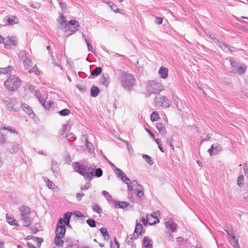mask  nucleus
<instances>
[{
    "instance_id": "nucleus-53",
    "label": "nucleus",
    "mask_w": 248,
    "mask_h": 248,
    "mask_svg": "<svg viewBox=\"0 0 248 248\" xmlns=\"http://www.w3.org/2000/svg\"><path fill=\"white\" fill-rule=\"evenodd\" d=\"M12 68V67L8 66L5 68H0V72L2 74H6L11 71V69Z\"/></svg>"
},
{
    "instance_id": "nucleus-25",
    "label": "nucleus",
    "mask_w": 248,
    "mask_h": 248,
    "mask_svg": "<svg viewBox=\"0 0 248 248\" xmlns=\"http://www.w3.org/2000/svg\"><path fill=\"white\" fill-rule=\"evenodd\" d=\"M22 108L29 115H32V117L35 116V113H33L31 107L29 105L24 104L22 105Z\"/></svg>"
},
{
    "instance_id": "nucleus-26",
    "label": "nucleus",
    "mask_w": 248,
    "mask_h": 248,
    "mask_svg": "<svg viewBox=\"0 0 248 248\" xmlns=\"http://www.w3.org/2000/svg\"><path fill=\"white\" fill-rule=\"evenodd\" d=\"M51 168L55 176H56L57 175H58V163L56 161L52 160Z\"/></svg>"
},
{
    "instance_id": "nucleus-55",
    "label": "nucleus",
    "mask_w": 248,
    "mask_h": 248,
    "mask_svg": "<svg viewBox=\"0 0 248 248\" xmlns=\"http://www.w3.org/2000/svg\"><path fill=\"white\" fill-rule=\"evenodd\" d=\"M91 186V184L90 182H88L86 183L84 185H81L80 186V189L81 190L84 191L88 190Z\"/></svg>"
},
{
    "instance_id": "nucleus-10",
    "label": "nucleus",
    "mask_w": 248,
    "mask_h": 248,
    "mask_svg": "<svg viewBox=\"0 0 248 248\" xmlns=\"http://www.w3.org/2000/svg\"><path fill=\"white\" fill-rule=\"evenodd\" d=\"M21 149V145L16 142H13L10 143V146L6 149V151L10 154H15Z\"/></svg>"
},
{
    "instance_id": "nucleus-30",
    "label": "nucleus",
    "mask_w": 248,
    "mask_h": 248,
    "mask_svg": "<svg viewBox=\"0 0 248 248\" xmlns=\"http://www.w3.org/2000/svg\"><path fill=\"white\" fill-rule=\"evenodd\" d=\"M95 169V167L94 166L87 167V174H88V179L90 178V180L94 175Z\"/></svg>"
},
{
    "instance_id": "nucleus-16",
    "label": "nucleus",
    "mask_w": 248,
    "mask_h": 248,
    "mask_svg": "<svg viewBox=\"0 0 248 248\" xmlns=\"http://www.w3.org/2000/svg\"><path fill=\"white\" fill-rule=\"evenodd\" d=\"M226 232L230 235L228 240L234 248H240L238 243V239L236 238L234 235H231L226 230Z\"/></svg>"
},
{
    "instance_id": "nucleus-62",
    "label": "nucleus",
    "mask_w": 248,
    "mask_h": 248,
    "mask_svg": "<svg viewBox=\"0 0 248 248\" xmlns=\"http://www.w3.org/2000/svg\"><path fill=\"white\" fill-rule=\"evenodd\" d=\"M29 73H34L36 75H38L39 72L37 69V67L36 66H34L31 69L29 70Z\"/></svg>"
},
{
    "instance_id": "nucleus-19",
    "label": "nucleus",
    "mask_w": 248,
    "mask_h": 248,
    "mask_svg": "<svg viewBox=\"0 0 248 248\" xmlns=\"http://www.w3.org/2000/svg\"><path fill=\"white\" fill-rule=\"evenodd\" d=\"M57 22L59 24V27L61 30L64 29L67 26V23L64 16L60 14V17L57 19Z\"/></svg>"
},
{
    "instance_id": "nucleus-61",
    "label": "nucleus",
    "mask_w": 248,
    "mask_h": 248,
    "mask_svg": "<svg viewBox=\"0 0 248 248\" xmlns=\"http://www.w3.org/2000/svg\"><path fill=\"white\" fill-rule=\"evenodd\" d=\"M102 194L104 197H105L107 198L108 201L109 199H111L112 198V196H111V195H110L109 193L107 191H105V190L102 191Z\"/></svg>"
},
{
    "instance_id": "nucleus-21",
    "label": "nucleus",
    "mask_w": 248,
    "mask_h": 248,
    "mask_svg": "<svg viewBox=\"0 0 248 248\" xmlns=\"http://www.w3.org/2000/svg\"><path fill=\"white\" fill-rule=\"evenodd\" d=\"M143 246L145 248H153V241L148 236H145L143 239Z\"/></svg>"
},
{
    "instance_id": "nucleus-39",
    "label": "nucleus",
    "mask_w": 248,
    "mask_h": 248,
    "mask_svg": "<svg viewBox=\"0 0 248 248\" xmlns=\"http://www.w3.org/2000/svg\"><path fill=\"white\" fill-rule=\"evenodd\" d=\"M151 217H153L152 215H147L146 219L144 217H142L140 219L139 222H142L143 225L146 226L148 224V223L149 224V221L151 220Z\"/></svg>"
},
{
    "instance_id": "nucleus-36",
    "label": "nucleus",
    "mask_w": 248,
    "mask_h": 248,
    "mask_svg": "<svg viewBox=\"0 0 248 248\" xmlns=\"http://www.w3.org/2000/svg\"><path fill=\"white\" fill-rule=\"evenodd\" d=\"M82 38L84 39L85 41L86 45L87 46L88 50L89 51H91L93 53H94L93 51V48L92 45L90 44L89 40L86 38V36L85 34L82 33Z\"/></svg>"
},
{
    "instance_id": "nucleus-7",
    "label": "nucleus",
    "mask_w": 248,
    "mask_h": 248,
    "mask_svg": "<svg viewBox=\"0 0 248 248\" xmlns=\"http://www.w3.org/2000/svg\"><path fill=\"white\" fill-rule=\"evenodd\" d=\"M3 102L6 106L7 110L9 111H17L20 109L19 104L14 99L5 98Z\"/></svg>"
},
{
    "instance_id": "nucleus-8",
    "label": "nucleus",
    "mask_w": 248,
    "mask_h": 248,
    "mask_svg": "<svg viewBox=\"0 0 248 248\" xmlns=\"http://www.w3.org/2000/svg\"><path fill=\"white\" fill-rule=\"evenodd\" d=\"M114 171L118 178L120 179L123 182L126 184L131 183V181L130 179L126 176V174L121 169L116 168L114 169Z\"/></svg>"
},
{
    "instance_id": "nucleus-34",
    "label": "nucleus",
    "mask_w": 248,
    "mask_h": 248,
    "mask_svg": "<svg viewBox=\"0 0 248 248\" xmlns=\"http://www.w3.org/2000/svg\"><path fill=\"white\" fill-rule=\"evenodd\" d=\"M29 7L35 9H38L41 7V4L39 2H34L33 1H30L28 3Z\"/></svg>"
},
{
    "instance_id": "nucleus-33",
    "label": "nucleus",
    "mask_w": 248,
    "mask_h": 248,
    "mask_svg": "<svg viewBox=\"0 0 248 248\" xmlns=\"http://www.w3.org/2000/svg\"><path fill=\"white\" fill-rule=\"evenodd\" d=\"M218 46L220 47V48L226 52H232V50L231 49L229 46L226 45L225 43L222 42L220 43V45H219Z\"/></svg>"
},
{
    "instance_id": "nucleus-22",
    "label": "nucleus",
    "mask_w": 248,
    "mask_h": 248,
    "mask_svg": "<svg viewBox=\"0 0 248 248\" xmlns=\"http://www.w3.org/2000/svg\"><path fill=\"white\" fill-rule=\"evenodd\" d=\"M5 19L9 25H13L14 24L17 23L18 19L14 16H9L5 17Z\"/></svg>"
},
{
    "instance_id": "nucleus-20",
    "label": "nucleus",
    "mask_w": 248,
    "mask_h": 248,
    "mask_svg": "<svg viewBox=\"0 0 248 248\" xmlns=\"http://www.w3.org/2000/svg\"><path fill=\"white\" fill-rule=\"evenodd\" d=\"M168 69L164 67H160L159 71L158 74L160 76V78L163 79H166L168 77Z\"/></svg>"
},
{
    "instance_id": "nucleus-32",
    "label": "nucleus",
    "mask_w": 248,
    "mask_h": 248,
    "mask_svg": "<svg viewBox=\"0 0 248 248\" xmlns=\"http://www.w3.org/2000/svg\"><path fill=\"white\" fill-rule=\"evenodd\" d=\"M62 237L55 236L54 242L57 246L62 247L64 244V241L61 239Z\"/></svg>"
},
{
    "instance_id": "nucleus-41",
    "label": "nucleus",
    "mask_w": 248,
    "mask_h": 248,
    "mask_svg": "<svg viewBox=\"0 0 248 248\" xmlns=\"http://www.w3.org/2000/svg\"><path fill=\"white\" fill-rule=\"evenodd\" d=\"M207 36L212 39L214 42L218 46L220 45L221 42H220L217 38H216L212 33L209 32L207 34Z\"/></svg>"
},
{
    "instance_id": "nucleus-50",
    "label": "nucleus",
    "mask_w": 248,
    "mask_h": 248,
    "mask_svg": "<svg viewBox=\"0 0 248 248\" xmlns=\"http://www.w3.org/2000/svg\"><path fill=\"white\" fill-rule=\"evenodd\" d=\"M103 174V171L101 169L98 168L95 169L94 170V173L93 176L96 177H101Z\"/></svg>"
},
{
    "instance_id": "nucleus-27",
    "label": "nucleus",
    "mask_w": 248,
    "mask_h": 248,
    "mask_svg": "<svg viewBox=\"0 0 248 248\" xmlns=\"http://www.w3.org/2000/svg\"><path fill=\"white\" fill-rule=\"evenodd\" d=\"M100 90L99 88L95 86H93L91 89V96L93 97H96L99 94Z\"/></svg>"
},
{
    "instance_id": "nucleus-38",
    "label": "nucleus",
    "mask_w": 248,
    "mask_h": 248,
    "mask_svg": "<svg viewBox=\"0 0 248 248\" xmlns=\"http://www.w3.org/2000/svg\"><path fill=\"white\" fill-rule=\"evenodd\" d=\"M230 62L231 65V72L233 73V69H237L240 64L232 59L230 60Z\"/></svg>"
},
{
    "instance_id": "nucleus-40",
    "label": "nucleus",
    "mask_w": 248,
    "mask_h": 248,
    "mask_svg": "<svg viewBox=\"0 0 248 248\" xmlns=\"http://www.w3.org/2000/svg\"><path fill=\"white\" fill-rule=\"evenodd\" d=\"M42 106L44 107V108L46 109H49L52 106V105H53V103L50 101H46L44 100L43 101V103H40Z\"/></svg>"
},
{
    "instance_id": "nucleus-24",
    "label": "nucleus",
    "mask_w": 248,
    "mask_h": 248,
    "mask_svg": "<svg viewBox=\"0 0 248 248\" xmlns=\"http://www.w3.org/2000/svg\"><path fill=\"white\" fill-rule=\"evenodd\" d=\"M113 201V200H111ZM113 202H115V205L114 206L115 208H121V209H124V208L127 207L129 205V203L128 202H120V201H113Z\"/></svg>"
},
{
    "instance_id": "nucleus-3",
    "label": "nucleus",
    "mask_w": 248,
    "mask_h": 248,
    "mask_svg": "<svg viewBox=\"0 0 248 248\" xmlns=\"http://www.w3.org/2000/svg\"><path fill=\"white\" fill-rule=\"evenodd\" d=\"M19 210L20 212L24 225L28 227L31 223V219L29 217L31 209L26 206H22L19 207Z\"/></svg>"
},
{
    "instance_id": "nucleus-51",
    "label": "nucleus",
    "mask_w": 248,
    "mask_h": 248,
    "mask_svg": "<svg viewBox=\"0 0 248 248\" xmlns=\"http://www.w3.org/2000/svg\"><path fill=\"white\" fill-rule=\"evenodd\" d=\"M135 239H134V237L133 236V234L132 235H129V236L127 235V236L126 237L125 241L127 243L128 245H131L133 243V241Z\"/></svg>"
},
{
    "instance_id": "nucleus-45",
    "label": "nucleus",
    "mask_w": 248,
    "mask_h": 248,
    "mask_svg": "<svg viewBox=\"0 0 248 248\" xmlns=\"http://www.w3.org/2000/svg\"><path fill=\"white\" fill-rule=\"evenodd\" d=\"M18 56L21 60H23V61H24L25 59L28 58L26 52L24 50H20L18 53Z\"/></svg>"
},
{
    "instance_id": "nucleus-59",
    "label": "nucleus",
    "mask_w": 248,
    "mask_h": 248,
    "mask_svg": "<svg viewBox=\"0 0 248 248\" xmlns=\"http://www.w3.org/2000/svg\"><path fill=\"white\" fill-rule=\"evenodd\" d=\"M35 95L40 103H43L44 99L42 97L41 93L39 91H36Z\"/></svg>"
},
{
    "instance_id": "nucleus-35",
    "label": "nucleus",
    "mask_w": 248,
    "mask_h": 248,
    "mask_svg": "<svg viewBox=\"0 0 248 248\" xmlns=\"http://www.w3.org/2000/svg\"><path fill=\"white\" fill-rule=\"evenodd\" d=\"M6 42H9L11 45L15 46L17 44V39L16 37H7L5 38Z\"/></svg>"
},
{
    "instance_id": "nucleus-58",
    "label": "nucleus",
    "mask_w": 248,
    "mask_h": 248,
    "mask_svg": "<svg viewBox=\"0 0 248 248\" xmlns=\"http://www.w3.org/2000/svg\"><path fill=\"white\" fill-rule=\"evenodd\" d=\"M33 239L37 243L38 247L40 248L41 247V243L43 242V239L42 238L38 237H33Z\"/></svg>"
},
{
    "instance_id": "nucleus-4",
    "label": "nucleus",
    "mask_w": 248,
    "mask_h": 248,
    "mask_svg": "<svg viewBox=\"0 0 248 248\" xmlns=\"http://www.w3.org/2000/svg\"><path fill=\"white\" fill-rule=\"evenodd\" d=\"M147 90L150 94H159V93L163 90V87L160 82H157L154 80H151L148 82L147 86Z\"/></svg>"
},
{
    "instance_id": "nucleus-63",
    "label": "nucleus",
    "mask_w": 248,
    "mask_h": 248,
    "mask_svg": "<svg viewBox=\"0 0 248 248\" xmlns=\"http://www.w3.org/2000/svg\"><path fill=\"white\" fill-rule=\"evenodd\" d=\"M49 54H50L51 60L54 65L56 66H60V65L57 62L56 59H55L54 56L52 55V52H49Z\"/></svg>"
},
{
    "instance_id": "nucleus-46",
    "label": "nucleus",
    "mask_w": 248,
    "mask_h": 248,
    "mask_svg": "<svg viewBox=\"0 0 248 248\" xmlns=\"http://www.w3.org/2000/svg\"><path fill=\"white\" fill-rule=\"evenodd\" d=\"M244 179V177L242 175H241L237 177V183L238 186L239 187H242L244 186V182H243Z\"/></svg>"
},
{
    "instance_id": "nucleus-56",
    "label": "nucleus",
    "mask_w": 248,
    "mask_h": 248,
    "mask_svg": "<svg viewBox=\"0 0 248 248\" xmlns=\"http://www.w3.org/2000/svg\"><path fill=\"white\" fill-rule=\"evenodd\" d=\"M69 25L76 26V27H79V24L78 22L75 20H71L67 23V26Z\"/></svg>"
},
{
    "instance_id": "nucleus-57",
    "label": "nucleus",
    "mask_w": 248,
    "mask_h": 248,
    "mask_svg": "<svg viewBox=\"0 0 248 248\" xmlns=\"http://www.w3.org/2000/svg\"><path fill=\"white\" fill-rule=\"evenodd\" d=\"M6 221L7 222L12 225H16V224L15 223V219L13 218V217H7L6 216Z\"/></svg>"
},
{
    "instance_id": "nucleus-49",
    "label": "nucleus",
    "mask_w": 248,
    "mask_h": 248,
    "mask_svg": "<svg viewBox=\"0 0 248 248\" xmlns=\"http://www.w3.org/2000/svg\"><path fill=\"white\" fill-rule=\"evenodd\" d=\"M59 114L62 116L68 115L70 113V111L67 108L63 109L59 112Z\"/></svg>"
},
{
    "instance_id": "nucleus-12",
    "label": "nucleus",
    "mask_w": 248,
    "mask_h": 248,
    "mask_svg": "<svg viewBox=\"0 0 248 248\" xmlns=\"http://www.w3.org/2000/svg\"><path fill=\"white\" fill-rule=\"evenodd\" d=\"M66 232L65 227L63 224H60L58 222L56 227L55 234L56 236L64 237Z\"/></svg>"
},
{
    "instance_id": "nucleus-28",
    "label": "nucleus",
    "mask_w": 248,
    "mask_h": 248,
    "mask_svg": "<svg viewBox=\"0 0 248 248\" xmlns=\"http://www.w3.org/2000/svg\"><path fill=\"white\" fill-rule=\"evenodd\" d=\"M109 82H110V81H109V79L108 75V74L102 75V81H101L102 85H103L105 87H107L108 86Z\"/></svg>"
},
{
    "instance_id": "nucleus-9",
    "label": "nucleus",
    "mask_w": 248,
    "mask_h": 248,
    "mask_svg": "<svg viewBox=\"0 0 248 248\" xmlns=\"http://www.w3.org/2000/svg\"><path fill=\"white\" fill-rule=\"evenodd\" d=\"M133 186H136L135 189L136 191V195L139 198L140 202L141 203L144 198L143 187L141 185L138 184L136 181L133 182Z\"/></svg>"
},
{
    "instance_id": "nucleus-1",
    "label": "nucleus",
    "mask_w": 248,
    "mask_h": 248,
    "mask_svg": "<svg viewBox=\"0 0 248 248\" xmlns=\"http://www.w3.org/2000/svg\"><path fill=\"white\" fill-rule=\"evenodd\" d=\"M116 72L123 87L128 91L131 90L135 84V79L134 76L122 69H117Z\"/></svg>"
},
{
    "instance_id": "nucleus-2",
    "label": "nucleus",
    "mask_w": 248,
    "mask_h": 248,
    "mask_svg": "<svg viewBox=\"0 0 248 248\" xmlns=\"http://www.w3.org/2000/svg\"><path fill=\"white\" fill-rule=\"evenodd\" d=\"M4 86L10 91H16L20 86V80L15 75H11L4 82Z\"/></svg>"
},
{
    "instance_id": "nucleus-6",
    "label": "nucleus",
    "mask_w": 248,
    "mask_h": 248,
    "mask_svg": "<svg viewBox=\"0 0 248 248\" xmlns=\"http://www.w3.org/2000/svg\"><path fill=\"white\" fill-rule=\"evenodd\" d=\"M73 167L75 172L83 176L85 179H88L87 174V166L78 162H75L73 164Z\"/></svg>"
},
{
    "instance_id": "nucleus-15",
    "label": "nucleus",
    "mask_w": 248,
    "mask_h": 248,
    "mask_svg": "<svg viewBox=\"0 0 248 248\" xmlns=\"http://www.w3.org/2000/svg\"><path fill=\"white\" fill-rule=\"evenodd\" d=\"M166 228L170 231V233L175 232L177 225L172 219H169L165 223Z\"/></svg>"
},
{
    "instance_id": "nucleus-54",
    "label": "nucleus",
    "mask_w": 248,
    "mask_h": 248,
    "mask_svg": "<svg viewBox=\"0 0 248 248\" xmlns=\"http://www.w3.org/2000/svg\"><path fill=\"white\" fill-rule=\"evenodd\" d=\"M45 181L49 189H53L54 188L55 184L52 181H51L48 179H45Z\"/></svg>"
},
{
    "instance_id": "nucleus-17",
    "label": "nucleus",
    "mask_w": 248,
    "mask_h": 248,
    "mask_svg": "<svg viewBox=\"0 0 248 248\" xmlns=\"http://www.w3.org/2000/svg\"><path fill=\"white\" fill-rule=\"evenodd\" d=\"M155 126L160 135L164 136L166 134V129L164 123L161 122L156 123L155 124Z\"/></svg>"
},
{
    "instance_id": "nucleus-23",
    "label": "nucleus",
    "mask_w": 248,
    "mask_h": 248,
    "mask_svg": "<svg viewBox=\"0 0 248 248\" xmlns=\"http://www.w3.org/2000/svg\"><path fill=\"white\" fill-rule=\"evenodd\" d=\"M247 66L243 64H240L237 69H233V73H238L241 75L245 73Z\"/></svg>"
},
{
    "instance_id": "nucleus-18",
    "label": "nucleus",
    "mask_w": 248,
    "mask_h": 248,
    "mask_svg": "<svg viewBox=\"0 0 248 248\" xmlns=\"http://www.w3.org/2000/svg\"><path fill=\"white\" fill-rule=\"evenodd\" d=\"M83 139L85 140V141L86 142L85 146L87 150L90 153H93L94 150V148L93 146L92 145V143L89 142L88 139L87 135H84L82 136Z\"/></svg>"
},
{
    "instance_id": "nucleus-37",
    "label": "nucleus",
    "mask_w": 248,
    "mask_h": 248,
    "mask_svg": "<svg viewBox=\"0 0 248 248\" xmlns=\"http://www.w3.org/2000/svg\"><path fill=\"white\" fill-rule=\"evenodd\" d=\"M102 71V69L100 67H97L91 72V75L93 76H97L99 75Z\"/></svg>"
},
{
    "instance_id": "nucleus-48",
    "label": "nucleus",
    "mask_w": 248,
    "mask_h": 248,
    "mask_svg": "<svg viewBox=\"0 0 248 248\" xmlns=\"http://www.w3.org/2000/svg\"><path fill=\"white\" fill-rule=\"evenodd\" d=\"M67 140L70 142L75 141L76 139V137L73 133H70L66 135Z\"/></svg>"
},
{
    "instance_id": "nucleus-29",
    "label": "nucleus",
    "mask_w": 248,
    "mask_h": 248,
    "mask_svg": "<svg viewBox=\"0 0 248 248\" xmlns=\"http://www.w3.org/2000/svg\"><path fill=\"white\" fill-rule=\"evenodd\" d=\"M33 62L29 58L25 59V60L23 61V65L25 69H29L30 67L33 66Z\"/></svg>"
},
{
    "instance_id": "nucleus-64",
    "label": "nucleus",
    "mask_w": 248,
    "mask_h": 248,
    "mask_svg": "<svg viewBox=\"0 0 248 248\" xmlns=\"http://www.w3.org/2000/svg\"><path fill=\"white\" fill-rule=\"evenodd\" d=\"M6 140L5 136H4L2 133L0 132V143L4 144L6 142Z\"/></svg>"
},
{
    "instance_id": "nucleus-43",
    "label": "nucleus",
    "mask_w": 248,
    "mask_h": 248,
    "mask_svg": "<svg viewBox=\"0 0 248 248\" xmlns=\"http://www.w3.org/2000/svg\"><path fill=\"white\" fill-rule=\"evenodd\" d=\"M142 157L144 160L150 165H152L154 164V161L152 159L151 157L149 155H143Z\"/></svg>"
},
{
    "instance_id": "nucleus-44",
    "label": "nucleus",
    "mask_w": 248,
    "mask_h": 248,
    "mask_svg": "<svg viewBox=\"0 0 248 248\" xmlns=\"http://www.w3.org/2000/svg\"><path fill=\"white\" fill-rule=\"evenodd\" d=\"M153 215V217H151V219H153L154 221H151V220L149 221V224L150 225L155 224L159 222V219L158 218L156 217V213H154L153 214H152Z\"/></svg>"
},
{
    "instance_id": "nucleus-47",
    "label": "nucleus",
    "mask_w": 248,
    "mask_h": 248,
    "mask_svg": "<svg viewBox=\"0 0 248 248\" xmlns=\"http://www.w3.org/2000/svg\"><path fill=\"white\" fill-rule=\"evenodd\" d=\"M92 210L98 214H101L102 212L101 208L98 204H94L92 206Z\"/></svg>"
},
{
    "instance_id": "nucleus-11",
    "label": "nucleus",
    "mask_w": 248,
    "mask_h": 248,
    "mask_svg": "<svg viewBox=\"0 0 248 248\" xmlns=\"http://www.w3.org/2000/svg\"><path fill=\"white\" fill-rule=\"evenodd\" d=\"M221 150V147L218 143H215L211 145L207 152L210 156H213L220 152Z\"/></svg>"
},
{
    "instance_id": "nucleus-60",
    "label": "nucleus",
    "mask_w": 248,
    "mask_h": 248,
    "mask_svg": "<svg viewBox=\"0 0 248 248\" xmlns=\"http://www.w3.org/2000/svg\"><path fill=\"white\" fill-rule=\"evenodd\" d=\"M2 129H3V130H7L10 131L11 133H16V134H17V132L15 129H14L11 126H8V127L3 126V127H2Z\"/></svg>"
},
{
    "instance_id": "nucleus-5",
    "label": "nucleus",
    "mask_w": 248,
    "mask_h": 248,
    "mask_svg": "<svg viewBox=\"0 0 248 248\" xmlns=\"http://www.w3.org/2000/svg\"><path fill=\"white\" fill-rule=\"evenodd\" d=\"M154 102L155 105L158 107L166 108L170 107V101L166 96L161 95L159 94L155 96Z\"/></svg>"
},
{
    "instance_id": "nucleus-14",
    "label": "nucleus",
    "mask_w": 248,
    "mask_h": 248,
    "mask_svg": "<svg viewBox=\"0 0 248 248\" xmlns=\"http://www.w3.org/2000/svg\"><path fill=\"white\" fill-rule=\"evenodd\" d=\"M71 216V213L68 212L63 215V219L61 218L59 219L58 222L60 224H64L66 226H69Z\"/></svg>"
},
{
    "instance_id": "nucleus-31",
    "label": "nucleus",
    "mask_w": 248,
    "mask_h": 248,
    "mask_svg": "<svg viewBox=\"0 0 248 248\" xmlns=\"http://www.w3.org/2000/svg\"><path fill=\"white\" fill-rule=\"evenodd\" d=\"M100 232L101 234L104 238V239L106 240H109L110 238L109 234L108 232V230L106 228H102L100 229Z\"/></svg>"
},
{
    "instance_id": "nucleus-42",
    "label": "nucleus",
    "mask_w": 248,
    "mask_h": 248,
    "mask_svg": "<svg viewBox=\"0 0 248 248\" xmlns=\"http://www.w3.org/2000/svg\"><path fill=\"white\" fill-rule=\"evenodd\" d=\"M160 118L158 113L156 111H153L151 114L150 119L152 122L157 121Z\"/></svg>"
},
{
    "instance_id": "nucleus-52",
    "label": "nucleus",
    "mask_w": 248,
    "mask_h": 248,
    "mask_svg": "<svg viewBox=\"0 0 248 248\" xmlns=\"http://www.w3.org/2000/svg\"><path fill=\"white\" fill-rule=\"evenodd\" d=\"M86 222L92 228H94L96 226V221L93 219H88L86 220Z\"/></svg>"
},
{
    "instance_id": "nucleus-13",
    "label": "nucleus",
    "mask_w": 248,
    "mask_h": 248,
    "mask_svg": "<svg viewBox=\"0 0 248 248\" xmlns=\"http://www.w3.org/2000/svg\"><path fill=\"white\" fill-rule=\"evenodd\" d=\"M143 230L142 225L138 222V220H136V225L135 226V230L133 233V236L134 239H137L139 235H141Z\"/></svg>"
}]
</instances>
